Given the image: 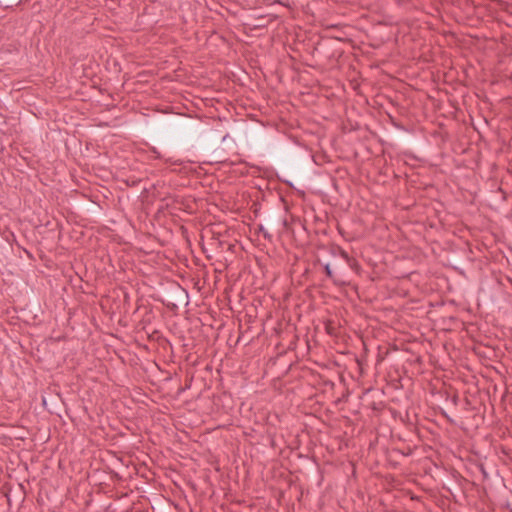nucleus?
<instances>
[{
    "mask_svg": "<svg viewBox=\"0 0 512 512\" xmlns=\"http://www.w3.org/2000/svg\"><path fill=\"white\" fill-rule=\"evenodd\" d=\"M325 272L327 274L328 277H332V270L330 268V265L329 264H326L325 265Z\"/></svg>",
    "mask_w": 512,
    "mask_h": 512,
    "instance_id": "nucleus-1",
    "label": "nucleus"
},
{
    "mask_svg": "<svg viewBox=\"0 0 512 512\" xmlns=\"http://www.w3.org/2000/svg\"><path fill=\"white\" fill-rule=\"evenodd\" d=\"M343 257H345L346 259H348V256L345 252L342 253Z\"/></svg>",
    "mask_w": 512,
    "mask_h": 512,
    "instance_id": "nucleus-2",
    "label": "nucleus"
}]
</instances>
